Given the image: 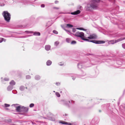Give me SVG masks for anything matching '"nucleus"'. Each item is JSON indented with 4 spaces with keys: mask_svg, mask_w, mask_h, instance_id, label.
<instances>
[{
    "mask_svg": "<svg viewBox=\"0 0 125 125\" xmlns=\"http://www.w3.org/2000/svg\"><path fill=\"white\" fill-rule=\"evenodd\" d=\"M81 12V11L79 10H77V11H75L73 12H72L70 13V14L73 15H76L80 13Z\"/></svg>",
    "mask_w": 125,
    "mask_h": 125,
    "instance_id": "obj_11",
    "label": "nucleus"
},
{
    "mask_svg": "<svg viewBox=\"0 0 125 125\" xmlns=\"http://www.w3.org/2000/svg\"><path fill=\"white\" fill-rule=\"evenodd\" d=\"M82 40L89 42H90L91 41V40H89V39H87L85 38V37H84V38H82Z\"/></svg>",
    "mask_w": 125,
    "mask_h": 125,
    "instance_id": "obj_24",
    "label": "nucleus"
},
{
    "mask_svg": "<svg viewBox=\"0 0 125 125\" xmlns=\"http://www.w3.org/2000/svg\"><path fill=\"white\" fill-rule=\"evenodd\" d=\"M85 73H84V75H82V76H83V75H85Z\"/></svg>",
    "mask_w": 125,
    "mask_h": 125,
    "instance_id": "obj_56",
    "label": "nucleus"
},
{
    "mask_svg": "<svg viewBox=\"0 0 125 125\" xmlns=\"http://www.w3.org/2000/svg\"><path fill=\"white\" fill-rule=\"evenodd\" d=\"M90 66H89V65L87 66H86V67H89Z\"/></svg>",
    "mask_w": 125,
    "mask_h": 125,
    "instance_id": "obj_55",
    "label": "nucleus"
},
{
    "mask_svg": "<svg viewBox=\"0 0 125 125\" xmlns=\"http://www.w3.org/2000/svg\"><path fill=\"white\" fill-rule=\"evenodd\" d=\"M64 75L66 76H71L73 80H75L76 77H79V76H78V75L76 74H74V75L73 76H72V74H64Z\"/></svg>",
    "mask_w": 125,
    "mask_h": 125,
    "instance_id": "obj_8",
    "label": "nucleus"
},
{
    "mask_svg": "<svg viewBox=\"0 0 125 125\" xmlns=\"http://www.w3.org/2000/svg\"><path fill=\"white\" fill-rule=\"evenodd\" d=\"M59 43V42L58 41H56L55 42L54 45L56 46H57L58 45Z\"/></svg>",
    "mask_w": 125,
    "mask_h": 125,
    "instance_id": "obj_29",
    "label": "nucleus"
},
{
    "mask_svg": "<svg viewBox=\"0 0 125 125\" xmlns=\"http://www.w3.org/2000/svg\"><path fill=\"white\" fill-rule=\"evenodd\" d=\"M4 39L2 38H0V43L1 42L3 41Z\"/></svg>",
    "mask_w": 125,
    "mask_h": 125,
    "instance_id": "obj_40",
    "label": "nucleus"
},
{
    "mask_svg": "<svg viewBox=\"0 0 125 125\" xmlns=\"http://www.w3.org/2000/svg\"><path fill=\"white\" fill-rule=\"evenodd\" d=\"M90 42L96 44H100L104 43L105 42V41H97L96 40H91Z\"/></svg>",
    "mask_w": 125,
    "mask_h": 125,
    "instance_id": "obj_7",
    "label": "nucleus"
},
{
    "mask_svg": "<svg viewBox=\"0 0 125 125\" xmlns=\"http://www.w3.org/2000/svg\"><path fill=\"white\" fill-rule=\"evenodd\" d=\"M109 43L110 44H113L116 43V42L115 40H113L109 41Z\"/></svg>",
    "mask_w": 125,
    "mask_h": 125,
    "instance_id": "obj_22",
    "label": "nucleus"
},
{
    "mask_svg": "<svg viewBox=\"0 0 125 125\" xmlns=\"http://www.w3.org/2000/svg\"><path fill=\"white\" fill-rule=\"evenodd\" d=\"M34 104H31L30 105V107H32L34 106Z\"/></svg>",
    "mask_w": 125,
    "mask_h": 125,
    "instance_id": "obj_37",
    "label": "nucleus"
},
{
    "mask_svg": "<svg viewBox=\"0 0 125 125\" xmlns=\"http://www.w3.org/2000/svg\"><path fill=\"white\" fill-rule=\"evenodd\" d=\"M18 105V104H13L12 105V106H14L16 107V110L18 112H21L22 110V107H21L20 106H17V105Z\"/></svg>",
    "mask_w": 125,
    "mask_h": 125,
    "instance_id": "obj_6",
    "label": "nucleus"
},
{
    "mask_svg": "<svg viewBox=\"0 0 125 125\" xmlns=\"http://www.w3.org/2000/svg\"><path fill=\"white\" fill-rule=\"evenodd\" d=\"M56 84L57 85V86H58V85H60V82H57L56 83Z\"/></svg>",
    "mask_w": 125,
    "mask_h": 125,
    "instance_id": "obj_42",
    "label": "nucleus"
},
{
    "mask_svg": "<svg viewBox=\"0 0 125 125\" xmlns=\"http://www.w3.org/2000/svg\"><path fill=\"white\" fill-rule=\"evenodd\" d=\"M10 84L11 86H13L15 84V82L13 80H12L10 83Z\"/></svg>",
    "mask_w": 125,
    "mask_h": 125,
    "instance_id": "obj_21",
    "label": "nucleus"
},
{
    "mask_svg": "<svg viewBox=\"0 0 125 125\" xmlns=\"http://www.w3.org/2000/svg\"><path fill=\"white\" fill-rule=\"evenodd\" d=\"M62 102L64 105L68 106H69V104H74V101L73 100L69 101H68L63 100L62 101Z\"/></svg>",
    "mask_w": 125,
    "mask_h": 125,
    "instance_id": "obj_5",
    "label": "nucleus"
},
{
    "mask_svg": "<svg viewBox=\"0 0 125 125\" xmlns=\"http://www.w3.org/2000/svg\"><path fill=\"white\" fill-rule=\"evenodd\" d=\"M122 46L123 48L125 49V43L123 44H122Z\"/></svg>",
    "mask_w": 125,
    "mask_h": 125,
    "instance_id": "obj_38",
    "label": "nucleus"
},
{
    "mask_svg": "<svg viewBox=\"0 0 125 125\" xmlns=\"http://www.w3.org/2000/svg\"><path fill=\"white\" fill-rule=\"evenodd\" d=\"M67 125H73V124H72L71 123H68V124Z\"/></svg>",
    "mask_w": 125,
    "mask_h": 125,
    "instance_id": "obj_47",
    "label": "nucleus"
},
{
    "mask_svg": "<svg viewBox=\"0 0 125 125\" xmlns=\"http://www.w3.org/2000/svg\"><path fill=\"white\" fill-rule=\"evenodd\" d=\"M2 82H3V81H2Z\"/></svg>",
    "mask_w": 125,
    "mask_h": 125,
    "instance_id": "obj_64",
    "label": "nucleus"
},
{
    "mask_svg": "<svg viewBox=\"0 0 125 125\" xmlns=\"http://www.w3.org/2000/svg\"><path fill=\"white\" fill-rule=\"evenodd\" d=\"M48 23H47V24H46V27H49V26H50V25H47V24Z\"/></svg>",
    "mask_w": 125,
    "mask_h": 125,
    "instance_id": "obj_49",
    "label": "nucleus"
},
{
    "mask_svg": "<svg viewBox=\"0 0 125 125\" xmlns=\"http://www.w3.org/2000/svg\"><path fill=\"white\" fill-rule=\"evenodd\" d=\"M2 15L5 20L7 22H9L10 19L11 15L8 11H3Z\"/></svg>",
    "mask_w": 125,
    "mask_h": 125,
    "instance_id": "obj_2",
    "label": "nucleus"
},
{
    "mask_svg": "<svg viewBox=\"0 0 125 125\" xmlns=\"http://www.w3.org/2000/svg\"><path fill=\"white\" fill-rule=\"evenodd\" d=\"M13 86L11 85H9L7 88V90L9 91L12 90L13 88Z\"/></svg>",
    "mask_w": 125,
    "mask_h": 125,
    "instance_id": "obj_17",
    "label": "nucleus"
},
{
    "mask_svg": "<svg viewBox=\"0 0 125 125\" xmlns=\"http://www.w3.org/2000/svg\"><path fill=\"white\" fill-rule=\"evenodd\" d=\"M97 38L96 35L94 34H93L90 35L87 38L89 39H95Z\"/></svg>",
    "mask_w": 125,
    "mask_h": 125,
    "instance_id": "obj_9",
    "label": "nucleus"
},
{
    "mask_svg": "<svg viewBox=\"0 0 125 125\" xmlns=\"http://www.w3.org/2000/svg\"><path fill=\"white\" fill-rule=\"evenodd\" d=\"M32 124L33 125L34 124L32 122Z\"/></svg>",
    "mask_w": 125,
    "mask_h": 125,
    "instance_id": "obj_58",
    "label": "nucleus"
},
{
    "mask_svg": "<svg viewBox=\"0 0 125 125\" xmlns=\"http://www.w3.org/2000/svg\"><path fill=\"white\" fill-rule=\"evenodd\" d=\"M65 116H67L68 115L67 114H65Z\"/></svg>",
    "mask_w": 125,
    "mask_h": 125,
    "instance_id": "obj_53",
    "label": "nucleus"
},
{
    "mask_svg": "<svg viewBox=\"0 0 125 125\" xmlns=\"http://www.w3.org/2000/svg\"><path fill=\"white\" fill-rule=\"evenodd\" d=\"M68 31V32H70L69 31Z\"/></svg>",
    "mask_w": 125,
    "mask_h": 125,
    "instance_id": "obj_61",
    "label": "nucleus"
},
{
    "mask_svg": "<svg viewBox=\"0 0 125 125\" xmlns=\"http://www.w3.org/2000/svg\"><path fill=\"white\" fill-rule=\"evenodd\" d=\"M51 46L49 45H47L45 46V50L47 51H48L51 49Z\"/></svg>",
    "mask_w": 125,
    "mask_h": 125,
    "instance_id": "obj_12",
    "label": "nucleus"
},
{
    "mask_svg": "<svg viewBox=\"0 0 125 125\" xmlns=\"http://www.w3.org/2000/svg\"><path fill=\"white\" fill-rule=\"evenodd\" d=\"M109 0L110 1L114 2L115 1V0Z\"/></svg>",
    "mask_w": 125,
    "mask_h": 125,
    "instance_id": "obj_52",
    "label": "nucleus"
},
{
    "mask_svg": "<svg viewBox=\"0 0 125 125\" xmlns=\"http://www.w3.org/2000/svg\"><path fill=\"white\" fill-rule=\"evenodd\" d=\"M60 123L63 124H65L67 125L68 124V123L65 121H61L60 122Z\"/></svg>",
    "mask_w": 125,
    "mask_h": 125,
    "instance_id": "obj_25",
    "label": "nucleus"
},
{
    "mask_svg": "<svg viewBox=\"0 0 125 125\" xmlns=\"http://www.w3.org/2000/svg\"><path fill=\"white\" fill-rule=\"evenodd\" d=\"M60 13L61 14H66V13H69L70 14V13H64L63 12H61Z\"/></svg>",
    "mask_w": 125,
    "mask_h": 125,
    "instance_id": "obj_48",
    "label": "nucleus"
},
{
    "mask_svg": "<svg viewBox=\"0 0 125 125\" xmlns=\"http://www.w3.org/2000/svg\"><path fill=\"white\" fill-rule=\"evenodd\" d=\"M75 35L76 36L79 37L81 38L82 40V38L84 37V33L82 32H76L75 34Z\"/></svg>",
    "mask_w": 125,
    "mask_h": 125,
    "instance_id": "obj_4",
    "label": "nucleus"
},
{
    "mask_svg": "<svg viewBox=\"0 0 125 125\" xmlns=\"http://www.w3.org/2000/svg\"><path fill=\"white\" fill-rule=\"evenodd\" d=\"M25 87L23 86H21L20 87V90L21 91H23L25 89Z\"/></svg>",
    "mask_w": 125,
    "mask_h": 125,
    "instance_id": "obj_23",
    "label": "nucleus"
},
{
    "mask_svg": "<svg viewBox=\"0 0 125 125\" xmlns=\"http://www.w3.org/2000/svg\"><path fill=\"white\" fill-rule=\"evenodd\" d=\"M113 20H111V21H114V22H115V21L116 20V19H115V18H113Z\"/></svg>",
    "mask_w": 125,
    "mask_h": 125,
    "instance_id": "obj_46",
    "label": "nucleus"
},
{
    "mask_svg": "<svg viewBox=\"0 0 125 125\" xmlns=\"http://www.w3.org/2000/svg\"><path fill=\"white\" fill-rule=\"evenodd\" d=\"M24 37H24V36H23L22 37V38H24Z\"/></svg>",
    "mask_w": 125,
    "mask_h": 125,
    "instance_id": "obj_57",
    "label": "nucleus"
},
{
    "mask_svg": "<svg viewBox=\"0 0 125 125\" xmlns=\"http://www.w3.org/2000/svg\"><path fill=\"white\" fill-rule=\"evenodd\" d=\"M76 29H79L81 30H83L85 31H86L87 30L86 29H84L82 28H77Z\"/></svg>",
    "mask_w": 125,
    "mask_h": 125,
    "instance_id": "obj_35",
    "label": "nucleus"
},
{
    "mask_svg": "<svg viewBox=\"0 0 125 125\" xmlns=\"http://www.w3.org/2000/svg\"><path fill=\"white\" fill-rule=\"evenodd\" d=\"M83 62H80L78 64V68L81 69L83 68Z\"/></svg>",
    "mask_w": 125,
    "mask_h": 125,
    "instance_id": "obj_10",
    "label": "nucleus"
},
{
    "mask_svg": "<svg viewBox=\"0 0 125 125\" xmlns=\"http://www.w3.org/2000/svg\"><path fill=\"white\" fill-rule=\"evenodd\" d=\"M41 78L40 76L38 75H36L35 77V79L37 80H39Z\"/></svg>",
    "mask_w": 125,
    "mask_h": 125,
    "instance_id": "obj_18",
    "label": "nucleus"
},
{
    "mask_svg": "<svg viewBox=\"0 0 125 125\" xmlns=\"http://www.w3.org/2000/svg\"><path fill=\"white\" fill-rule=\"evenodd\" d=\"M25 32H28V33H32L33 32H32V31H25Z\"/></svg>",
    "mask_w": 125,
    "mask_h": 125,
    "instance_id": "obj_44",
    "label": "nucleus"
},
{
    "mask_svg": "<svg viewBox=\"0 0 125 125\" xmlns=\"http://www.w3.org/2000/svg\"><path fill=\"white\" fill-rule=\"evenodd\" d=\"M66 41L67 42L69 43L71 41V39L70 38H67L66 39Z\"/></svg>",
    "mask_w": 125,
    "mask_h": 125,
    "instance_id": "obj_28",
    "label": "nucleus"
},
{
    "mask_svg": "<svg viewBox=\"0 0 125 125\" xmlns=\"http://www.w3.org/2000/svg\"><path fill=\"white\" fill-rule=\"evenodd\" d=\"M47 119L53 121H55V119L54 117L50 116L48 117Z\"/></svg>",
    "mask_w": 125,
    "mask_h": 125,
    "instance_id": "obj_14",
    "label": "nucleus"
},
{
    "mask_svg": "<svg viewBox=\"0 0 125 125\" xmlns=\"http://www.w3.org/2000/svg\"><path fill=\"white\" fill-rule=\"evenodd\" d=\"M41 7L42 8H44L45 7V5L44 4H42L41 5Z\"/></svg>",
    "mask_w": 125,
    "mask_h": 125,
    "instance_id": "obj_45",
    "label": "nucleus"
},
{
    "mask_svg": "<svg viewBox=\"0 0 125 125\" xmlns=\"http://www.w3.org/2000/svg\"><path fill=\"white\" fill-rule=\"evenodd\" d=\"M54 8L56 9H59V8L56 7H54Z\"/></svg>",
    "mask_w": 125,
    "mask_h": 125,
    "instance_id": "obj_51",
    "label": "nucleus"
},
{
    "mask_svg": "<svg viewBox=\"0 0 125 125\" xmlns=\"http://www.w3.org/2000/svg\"><path fill=\"white\" fill-rule=\"evenodd\" d=\"M118 36V35L116 34H111L110 37H116Z\"/></svg>",
    "mask_w": 125,
    "mask_h": 125,
    "instance_id": "obj_27",
    "label": "nucleus"
},
{
    "mask_svg": "<svg viewBox=\"0 0 125 125\" xmlns=\"http://www.w3.org/2000/svg\"><path fill=\"white\" fill-rule=\"evenodd\" d=\"M76 42L75 41H73L71 42V44H75L76 43Z\"/></svg>",
    "mask_w": 125,
    "mask_h": 125,
    "instance_id": "obj_30",
    "label": "nucleus"
},
{
    "mask_svg": "<svg viewBox=\"0 0 125 125\" xmlns=\"http://www.w3.org/2000/svg\"><path fill=\"white\" fill-rule=\"evenodd\" d=\"M77 8L80 10H82L83 9V7L82 6H79Z\"/></svg>",
    "mask_w": 125,
    "mask_h": 125,
    "instance_id": "obj_33",
    "label": "nucleus"
},
{
    "mask_svg": "<svg viewBox=\"0 0 125 125\" xmlns=\"http://www.w3.org/2000/svg\"><path fill=\"white\" fill-rule=\"evenodd\" d=\"M53 92H55L54 91H53Z\"/></svg>",
    "mask_w": 125,
    "mask_h": 125,
    "instance_id": "obj_59",
    "label": "nucleus"
},
{
    "mask_svg": "<svg viewBox=\"0 0 125 125\" xmlns=\"http://www.w3.org/2000/svg\"><path fill=\"white\" fill-rule=\"evenodd\" d=\"M67 26L68 28H71L73 27V26L72 25L69 24H67Z\"/></svg>",
    "mask_w": 125,
    "mask_h": 125,
    "instance_id": "obj_26",
    "label": "nucleus"
},
{
    "mask_svg": "<svg viewBox=\"0 0 125 125\" xmlns=\"http://www.w3.org/2000/svg\"><path fill=\"white\" fill-rule=\"evenodd\" d=\"M55 94L56 96L58 97H60V94L58 92H56L55 93Z\"/></svg>",
    "mask_w": 125,
    "mask_h": 125,
    "instance_id": "obj_31",
    "label": "nucleus"
},
{
    "mask_svg": "<svg viewBox=\"0 0 125 125\" xmlns=\"http://www.w3.org/2000/svg\"><path fill=\"white\" fill-rule=\"evenodd\" d=\"M124 39H125V37L124 38H120V39H117L116 40H115L116 43L120 41H122Z\"/></svg>",
    "mask_w": 125,
    "mask_h": 125,
    "instance_id": "obj_16",
    "label": "nucleus"
},
{
    "mask_svg": "<svg viewBox=\"0 0 125 125\" xmlns=\"http://www.w3.org/2000/svg\"><path fill=\"white\" fill-rule=\"evenodd\" d=\"M4 80L5 81H8L9 80V79L8 78H5L4 79Z\"/></svg>",
    "mask_w": 125,
    "mask_h": 125,
    "instance_id": "obj_41",
    "label": "nucleus"
},
{
    "mask_svg": "<svg viewBox=\"0 0 125 125\" xmlns=\"http://www.w3.org/2000/svg\"><path fill=\"white\" fill-rule=\"evenodd\" d=\"M11 120H10V121H9V122H11Z\"/></svg>",
    "mask_w": 125,
    "mask_h": 125,
    "instance_id": "obj_54",
    "label": "nucleus"
},
{
    "mask_svg": "<svg viewBox=\"0 0 125 125\" xmlns=\"http://www.w3.org/2000/svg\"><path fill=\"white\" fill-rule=\"evenodd\" d=\"M124 39H125V37L124 38H120V39H117L116 40H115L116 43L120 41H122Z\"/></svg>",
    "mask_w": 125,
    "mask_h": 125,
    "instance_id": "obj_15",
    "label": "nucleus"
},
{
    "mask_svg": "<svg viewBox=\"0 0 125 125\" xmlns=\"http://www.w3.org/2000/svg\"><path fill=\"white\" fill-rule=\"evenodd\" d=\"M119 7L116 5L115 6L112 10L111 11V14L113 15H115V14L118 13L119 11Z\"/></svg>",
    "mask_w": 125,
    "mask_h": 125,
    "instance_id": "obj_3",
    "label": "nucleus"
},
{
    "mask_svg": "<svg viewBox=\"0 0 125 125\" xmlns=\"http://www.w3.org/2000/svg\"><path fill=\"white\" fill-rule=\"evenodd\" d=\"M4 106L5 107H8L10 106V105L6 104H4Z\"/></svg>",
    "mask_w": 125,
    "mask_h": 125,
    "instance_id": "obj_36",
    "label": "nucleus"
},
{
    "mask_svg": "<svg viewBox=\"0 0 125 125\" xmlns=\"http://www.w3.org/2000/svg\"><path fill=\"white\" fill-rule=\"evenodd\" d=\"M59 2V1H58L57 0H56L55 1V4H57Z\"/></svg>",
    "mask_w": 125,
    "mask_h": 125,
    "instance_id": "obj_50",
    "label": "nucleus"
},
{
    "mask_svg": "<svg viewBox=\"0 0 125 125\" xmlns=\"http://www.w3.org/2000/svg\"><path fill=\"white\" fill-rule=\"evenodd\" d=\"M99 111V112H101V111L100 110Z\"/></svg>",
    "mask_w": 125,
    "mask_h": 125,
    "instance_id": "obj_60",
    "label": "nucleus"
},
{
    "mask_svg": "<svg viewBox=\"0 0 125 125\" xmlns=\"http://www.w3.org/2000/svg\"><path fill=\"white\" fill-rule=\"evenodd\" d=\"M60 93H62V91L60 92Z\"/></svg>",
    "mask_w": 125,
    "mask_h": 125,
    "instance_id": "obj_63",
    "label": "nucleus"
},
{
    "mask_svg": "<svg viewBox=\"0 0 125 125\" xmlns=\"http://www.w3.org/2000/svg\"><path fill=\"white\" fill-rule=\"evenodd\" d=\"M99 1V0H92L90 1V3L87 4L85 6L86 10L90 11L92 10V9H97L98 6L97 2Z\"/></svg>",
    "mask_w": 125,
    "mask_h": 125,
    "instance_id": "obj_1",
    "label": "nucleus"
},
{
    "mask_svg": "<svg viewBox=\"0 0 125 125\" xmlns=\"http://www.w3.org/2000/svg\"><path fill=\"white\" fill-rule=\"evenodd\" d=\"M52 63V61L49 60H48L46 62V64L47 66H50L51 65Z\"/></svg>",
    "mask_w": 125,
    "mask_h": 125,
    "instance_id": "obj_19",
    "label": "nucleus"
},
{
    "mask_svg": "<svg viewBox=\"0 0 125 125\" xmlns=\"http://www.w3.org/2000/svg\"><path fill=\"white\" fill-rule=\"evenodd\" d=\"M53 33L55 34H58V32L55 30H54L53 31Z\"/></svg>",
    "mask_w": 125,
    "mask_h": 125,
    "instance_id": "obj_32",
    "label": "nucleus"
},
{
    "mask_svg": "<svg viewBox=\"0 0 125 125\" xmlns=\"http://www.w3.org/2000/svg\"><path fill=\"white\" fill-rule=\"evenodd\" d=\"M59 65L60 66H62L63 65V63L62 62H60L58 63Z\"/></svg>",
    "mask_w": 125,
    "mask_h": 125,
    "instance_id": "obj_39",
    "label": "nucleus"
},
{
    "mask_svg": "<svg viewBox=\"0 0 125 125\" xmlns=\"http://www.w3.org/2000/svg\"><path fill=\"white\" fill-rule=\"evenodd\" d=\"M33 35L36 36H39L40 35V33L38 32H35L33 33Z\"/></svg>",
    "mask_w": 125,
    "mask_h": 125,
    "instance_id": "obj_20",
    "label": "nucleus"
},
{
    "mask_svg": "<svg viewBox=\"0 0 125 125\" xmlns=\"http://www.w3.org/2000/svg\"><path fill=\"white\" fill-rule=\"evenodd\" d=\"M76 31V30L75 29L73 28V30H72V31L73 32H75Z\"/></svg>",
    "mask_w": 125,
    "mask_h": 125,
    "instance_id": "obj_43",
    "label": "nucleus"
},
{
    "mask_svg": "<svg viewBox=\"0 0 125 125\" xmlns=\"http://www.w3.org/2000/svg\"><path fill=\"white\" fill-rule=\"evenodd\" d=\"M31 76L29 75H27L26 76V78L27 79H30Z\"/></svg>",
    "mask_w": 125,
    "mask_h": 125,
    "instance_id": "obj_34",
    "label": "nucleus"
},
{
    "mask_svg": "<svg viewBox=\"0 0 125 125\" xmlns=\"http://www.w3.org/2000/svg\"><path fill=\"white\" fill-rule=\"evenodd\" d=\"M22 111H23L24 112H26L28 111V109L27 108L23 106L22 107Z\"/></svg>",
    "mask_w": 125,
    "mask_h": 125,
    "instance_id": "obj_13",
    "label": "nucleus"
},
{
    "mask_svg": "<svg viewBox=\"0 0 125 125\" xmlns=\"http://www.w3.org/2000/svg\"><path fill=\"white\" fill-rule=\"evenodd\" d=\"M6 109H8V108H6Z\"/></svg>",
    "mask_w": 125,
    "mask_h": 125,
    "instance_id": "obj_62",
    "label": "nucleus"
}]
</instances>
